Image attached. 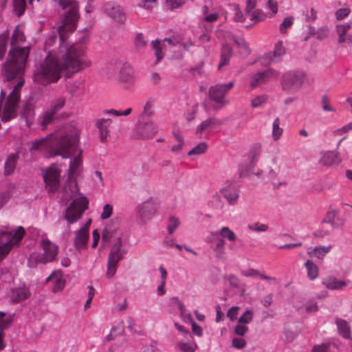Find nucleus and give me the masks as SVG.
Returning a JSON list of instances; mask_svg holds the SVG:
<instances>
[{"label": "nucleus", "instance_id": "obj_18", "mask_svg": "<svg viewBox=\"0 0 352 352\" xmlns=\"http://www.w3.org/2000/svg\"><path fill=\"white\" fill-rule=\"evenodd\" d=\"M278 76V73L276 71L272 69H269L264 72H258L252 75L250 84L251 87H256L261 84L276 78Z\"/></svg>", "mask_w": 352, "mask_h": 352}, {"label": "nucleus", "instance_id": "obj_49", "mask_svg": "<svg viewBox=\"0 0 352 352\" xmlns=\"http://www.w3.org/2000/svg\"><path fill=\"white\" fill-rule=\"evenodd\" d=\"M208 148V145L206 142H201L196 146L188 151V155L189 156L194 155H201L204 153Z\"/></svg>", "mask_w": 352, "mask_h": 352}, {"label": "nucleus", "instance_id": "obj_47", "mask_svg": "<svg viewBox=\"0 0 352 352\" xmlns=\"http://www.w3.org/2000/svg\"><path fill=\"white\" fill-rule=\"evenodd\" d=\"M246 14L251 21H254L256 23L262 21L266 18V14L261 10H252L250 13Z\"/></svg>", "mask_w": 352, "mask_h": 352}, {"label": "nucleus", "instance_id": "obj_4", "mask_svg": "<svg viewBox=\"0 0 352 352\" xmlns=\"http://www.w3.org/2000/svg\"><path fill=\"white\" fill-rule=\"evenodd\" d=\"M25 41L23 32L16 28L12 36L11 48L8 53V60L3 65V72L7 80L14 79L23 74L29 56V48L21 47L20 44Z\"/></svg>", "mask_w": 352, "mask_h": 352}, {"label": "nucleus", "instance_id": "obj_29", "mask_svg": "<svg viewBox=\"0 0 352 352\" xmlns=\"http://www.w3.org/2000/svg\"><path fill=\"white\" fill-rule=\"evenodd\" d=\"M46 282H52L53 283L52 290L56 292L63 289L65 287V280L61 274L58 272H53L47 278Z\"/></svg>", "mask_w": 352, "mask_h": 352}, {"label": "nucleus", "instance_id": "obj_63", "mask_svg": "<svg viewBox=\"0 0 352 352\" xmlns=\"http://www.w3.org/2000/svg\"><path fill=\"white\" fill-rule=\"evenodd\" d=\"M246 344V341L241 338H234L232 340V346L237 349L245 348Z\"/></svg>", "mask_w": 352, "mask_h": 352}, {"label": "nucleus", "instance_id": "obj_3", "mask_svg": "<svg viewBox=\"0 0 352 352\" xmlns=\"http://www.w3.org/2000/svg\"><path fill=\"white\" fill-rule=\"evenodd\" d=\"M78 133L74 127L55 135L32 142L30 151H37L47 146L48 157L60 155L63 159L69 157L77 148Z\"/></svg>", "mask_w": 352, "mask_h": 352}, {"label": "nucleus", "instance_id": "obj_45", "mask_svg": "<svg viewBox=\"0 0 352 352\" xmlns=\"http://www.w3.org/2000/svg\"><path fill=\"white\" fill-rule=\"evenodd\" d=\"M179 225L180 221L178 218L174 216H170L168 217V223L166 227L168 233L169 234L174 233Z\"/></svg>", "mask_w": 352, "mask_h": 352}, {"label": "nucleus", "instance_id": "obj_2", "mask_svg": "<svg viewBox=\"0 0 352 352\" xmlns=\"http://www.w3.org/2000/svg\"><path fill=\"white\" fill-rule=\"evenodd\" d=\"M54 1L62 9L69 10L65 12L62 24L58 26V32L59 34L60 45L61 50L67 52L72 47L80 48L83 50V56L88 62L86 67L91 66V63L87 56V43L89 42V32L87 30L80 31L78 32V41L70 45H65L69 34L72 33L77 28V23L80 17L79 3L77 0H54Z\"/></svg>", "mask_w": 352, "mask_h": 352}, {"label": "nucleus", "instance_id": "obj_27", "mask_svg": "<svg viewBox=\"0 0 352 352\" xmlns=\"http://www.w3.org/2000/svg\"><path fill=\"white\" fill-rule=\"evenodd\" d=\"M336 32L340 43H344L347 39L352 37V27L350 23L337 25Z\"/></svg>", "mask_w": 352, "mask_h": 352}, {"label": "nucleus", "instance_id": "obj_9", "mask_svg": "<svg viewBox=\"0 0 352 352\" xmlns=\"http://www.w3.org/2000/svg\"><path fill=\"white\" fill-rule=\"evenodd\" d=\"M102 241H111L113 243L111 250H122V233L119 228V221L117 219L112 220L111 223L104 228L102 235Z\"/></svg>", "mask_w": 352, "mask_h": 352}, {"label": "nucleus", "instance_id": "obj_51", "mask_svg": "<svg viewBox=\"0 0 352 352\" xmlns=\"http://www.w3.org/2000/svg\"><path fill=\"white\" fill-rule=\"evenodd\" d=\"M8 41V34H0V60L3 59L6 52V46Z\"/></svg>", "mask_w": 352, "mask_h": 352}, {"label": "nucleus", "instance_id": "obj_21", "mask_svg": "<svg viewBox=\"0 0 352 352\" xmlns=\"http://www.w3.org/2000/svg\"><path fill=\"white\" fill-rule=\"evenodd\" d=\"M221 121L215 118H208L196 128V133L201 135L204 132L210 133L214 128L219 126Z\"/></svg>", "mask_w": 352, "mask_h": 352}, {"label": "nucleus", "instance_id": "obj_6", "mask_svg": "<svg viewBox=\"0 0 352 352\" xmlns=\"http://www.w3.org/2000/svg\"><path fill=\"white\" fill-rule=\"evenodd\" d=\"M58 247L48 239H42L39 242V249L32 252L28 260L30 267L39 265H46L56 260Z\"/></svg>", "mask_w": 352, "mask_h": 352}, {"label": "nucleus", "instance_id": "obj_20", "mask_svg": "<svg viewBox=\"0 0 352 352\" xmlns=\"http://www.w3.org/2000/svg\"><path fill=\"white\" fill-rule=\"evenodd\" d=\"M112 120L109 118H98L96 120V126L99 131V137L101 142H105L110 136V126Z\"/></svg>", "mask_w": 352, "mask_h": 352}, {"label": "nucleus", "instance_id": "obj_34", "mask_svg": "<svg viewBox=\"0 0 352 352\" xmlns=\"http://www.w3.org/2000/svg\"><path fill=\"white\" fill-rule=\"evenodd\" d=\"M232 56V49L228 45H223L221 51V60L218 69L228 65L230 58Z\"/></svg>", "mask_w": 352, "mask_h": 352}, {"label": "nucleus", "instance_id": "obj_38", "mask_svg": "<svg viewBox=\"0 0 352 352\" xmlns=\"http://www.w3.org/2000/svg\"><path fill=\"white\" fill-rule=\"evenodd\" d=\"M0 234H8L10 235V241L9 244L10 245V250L12 248V245L14 243H17L18 241H21L22 238L23 237V235L25 234V230L23 227L19 226L18 229L14 232V234H12L10 232H0Z\"/></svg>", "mask_w": 352, "mask_h": 352}, {"label": "nucleus", "instance_id": "obj_32", "mask_svg": "<svg viewBox=\"0 0 352 352\" xmlns=\"http://www.w3.org/2000/svg\"><path fill=\"white\" fill-rule=\"evenodd\" d=\"M10 235L8 234H0V261L10 251Z\"/></svg>", "mask_w": 352, "mask_h": 352}, {"label": "nucleus", "instance_id": "obj_13", "mask_svg": "<svg viewBox=\"0 0 352 352\" xmlns=\"http://www.w3.org/2000/svg\"><path fill=\"white\" fill-rule=\"evenodd\" d=\"M159 204L156 199L149 198L138 206V214L144 223L152 219L158 209Z\"/></svg>", "mask_w": 352, "mask_h": 352}, {"label": "nucleus", "instance_id": "obj_48", "mask_svg": "<svg viewBox=\"0 0 352 352\" xmlns=\"http://www.w3.org/2000/svg\"><path fill=\"white\" fill-rule=\"evenodd\" d=\"M6 313L0 311V330L8 329L12 322L11 316L6 317Z\"/></svg>", "mask_w": 352, "mask_h": 352}, {"label": "nucleus", "instance_id": "obj_44", "mask_svg": "<svg viewBox=\"0 0 352 352\" xmlns=\"http://www.w3.org/2000/svg\"><path fill=\"white\" fill-rule=\"evenodd\" d=\"M120 327H113L111 328L110 333L106 338L108 341L113 340L116 336L121 335L124 332V321H121L120 322Z\"/></svg>", "mask_w": 352, "mask_h": 352}, {"label": "nucleus", "instance_id": "obj_23", "mask_svg": "<svg viewBox=\"0 0 352 352\" xmlns=\"http://www.w3.org/2000/svg\"><path fill=\"white\" fill-rule=\"evenodd\" d=\"M89 232H86V228H81L76 232L74 245L76 250L81 251L87 247Z\"/></svg>", "mask_w": 352, "mask_h": 352}, {"label": "nucleus", "instance_id": "obj_30", "mask_svg": "<svg viewBox=\"0 0 352 352\" xmlns=\"http://www.w3.org/2000/svg\"><path fill=\"white\" fill-rule=\"evenodd\" d=\"M55 114L49 109L44 111L37 118V122L41 129L45 130L53 123Z\"/></svg>", "mask_w": 352, "mask_h": 352}, {"label": "nucleus", "instance_id": "obj_28", "mask_svg": "<svg viewBox=\"0 0 352 352\" xmlns=\"http://www.w3.org/2000/svg\"><path fill=\"white\" fill-rule=\"evenodd\" d=\"M340 162L341 160L338 153L336 151H328L325 153L320 160L321 164L327 166L338 165Z\"/></svg>", "mask_w": 352, "mask_h": 352}, {"label": "nucleus", "instance_id": "obj_41", "mask_svg": "<svg viewBox=\"0 0 352 352\" xmlns=\"http://www.w3.org/2000/svg\"><path fill=\"white\" fill-rule=\"evenodd\" d=\"M217 232L223 240L228 239L230 241H235L236 240V236L234 232L227 226L222 227Z\"/></svg>", "mask_w": 352, "mask_h": 352}, {"label": "nucleus", "instance_id": "obj_25", "mask_svg": "<svg viewBox=\"0 0 352 352\" xmlns=\"http://www.w3.org/2000/svg\"><path fill=\"white\" fill-rule=\"evenodd\" d=\"M221 192L230 205H235L239 197V190L238 188L231 185L223 188Z\"/></svg>", "mask_w": 352, "mask_h": 352}, {"label": "nucleus", "instance_id": "obj_55", "mask_svg": "<svg viewBox=\"0 0 352 352\" xmlns=\"http://www.w3.org/2000/svg\"><path fill=\"white\" fill-rule=\"evenodd\" d=\"M179 349L183 352H195L197 344L195 342H182L179 344Z\"/></svg>", "mask_w": 352, "mask_h": 352}, {"label": "nucleus", "instance_id": "obj_57", "mask_svg": "<svg viewBox=\"0 0 352 352\" xmlns=\"http://www.w3.org/2000/svg\"><path fill=\"white\" fill-rule=\"evenodd\" d=\"M248 229L256 232H264L268 229V226L264 223H255L254 224L248 225Z\"/></svg>", "mask_w": 352, "mask_h": 352}, {"label": "nucleus", "instance_id": "obj_24", "mask_svg": "<svg viewBox=\"0 0 352 352\" xmlns=\"http://www.w3.org/2000/svg\"><path fill=\"white\" fill-rule=\"evenodd\" d=\"M322 284L328 289L339 290L347 285V282L339 280L335 276H327L322 281Z\"/></svg>", "mask_w": 352, "mask_h": 352}, {"label": "nucleus", "instance_id": "obj_60", "mask_svg": "<svg viewBox=\"0 0 352 352\" xmlns=\"http://www.w3.org/2000/svg\"><path fill=\"white\" fill-rule=\"evenodd\" d=\"M132 74L133 71L131 67L127 63L123 64L120 69L121 77L126 80L130 77Z\"/></svg>", "mask_w": 352, "mask_h": 352}, {"label": "nucleus", "instance_id": "obj_58", "mask_svg": "<svg viewBox=\"0 0 352 352\" xmlns=\"http://www.w3.org/2000/svg\"><path fill=\"white\" fill-rule=\"evenodd\" d=\"M147 40H146L142 33L137 34L135 39V46L138 50H142L146 45Z\"/></svg>", "mask_w": 352, "mask_h": 352}, {"label": "nucleus", "instance_id": "obj_56", "mask_svg": "<svg viewBox=\"0 0 352 352\" xmlns=\"http://www.w3.org/2000/svg\"><path fill=\"white\" fill-rule=\"evenodd\" d=\"M56 40L57 36L54 32L49 33L45 41V50L47 51L49 48L54 45Z\"/></svg>", "mask_w": 352, "mask_h": 352}, {"label": "nucleus", "instance_id": "obj_1", "mask_svg": "<svg viewBox=\"0 0 352 352\" xmlns=\"http://www.w3.org/2000/svg\"><path fill=\"white\" fill-rule=\"evenodd\" d=\"M88 62L83 56V50L72 47L65 52L59 47L58 57L53 56L50 52L43 61L34 71L33 78L35 82L46 85L56 82L62 75L69 78L74 74L86 68Z\"/></svg>", "mask_w": 352, "mask_h": 352}, {"label": "nucleus", "instance_id": "obj_53", "mask_svg": "<svg viewBox=\"0 0 352 352\" xmlns=\"http://www.w3.org/2000/svg\"><path fill=\"white\" fill-rule=\"evenodd\" d=\"M253 320V312L251 310H246L239 318L238 322L242 324L250 323Z\"/></svg>", "mask_w": 352, "mask_h": 352}, {"label": "nucleus", "instance_id": "obj_52", "mask_svg": "<svg viewBox=\"0 0 352 352\" xmlns=\"http://www.w3.org/2000/svg\"><path fill=\"white\" fill-rule=\"evenodd\" d=\"M151 45L153 49L155 50V54L157 58V62H159L164 57L162 52L160 41L158 39L154 40L152 41Z\"/></svg>", "mask_w": 352, "mask_h": 352}, {"label": "nucleus", "instance_id": "obj_17", "mask_svg": "<svg viewBox=\"0 0 352 352\" xmlns=\"http://www.w3.org/2000/svg\"><path fill=\"white\" fill-rule=\"evenodd\" d=\"M125 252L123 250H111L108 256L107 276L112 277L116 272L118 262L124 258Z\"/></svg>", "mask_w": 352, "mask_h": 352}, {"label": "nucleus", "instance_id": "obj_39", "mask_svg": "<svg viewBox=\"0 0 352 352\" xmlns=\"http://www.w3.org/2000/svg\"><path fill=\"white\" fill-rule=\"evenodd\" d=\"M18 157L16 155H10L5 162V175H8L13 173Z\"/></svg>", "mask_w": 352, "mask_h": 352}, {"label": "nucleus", "instance_id": "obj_37", "mask_svg": "<svg viewBox=\"0 0 352 352\" xmlns=\"http://www.w3.org/2000/svg\"><path fill=\"white\" fill-rule=\"evenodd\" d=\"M308 278L314 280L318 276V267L311 260H307L305 263Z\"/></svg>", "mask_w": 352, "mask_h": 352}, {"label": "nucleus", "instance_id": "obj_54", "mask_svg": "<svg viewBox=\"0 0 352 352\" xmlns=\"http://www.w3.org/2000/svg\"><path fill=\"white\" fill-rule=\"evenodd\" d=\"M294 24V17L287 16L284 19L283 21L280 25V32L281 34H285L287 30L292 26Z\"/></svg>", "mask_w": 352, "mask_h": 352}, {"label": "nucleus", "instance_id": "obj_40", "mask_svg": "<svg viewBox=\"0 0 352 352\" xmlns=\"http://www.w3.org/2000/svg\"><path fill=\"white\" fill-rule=\"evenodd\" d=\"M280 119L276 118L272 123V136L274 141L278 140L283 132V129L280 126Z\"/></svg>", "mask_w": 352, "mask_h": 352}, {"label": "nucleus", "instance_id": "obj_10", "mask_svg": "<svg viewBox=\"0 0 352 352\" xmlns=\"http://www.w3.org/2000/svg\"><path fill=\"white\" fill-rule=\"evenodd\" d=\"M89 201L86 197H79L72 201L67 208L65 219L71 224L80 219L85 210L88 207Z\"/></svg>", "mask_w": 352, "mask_h": 352}, {"label": "nucleus", "instance_id": "obj_12", "mask_svg": "<svg viewBox=\"0 0 352 352\" xmlns=\"http://www.w3.org/2000/svg\"><path fill=\"white\" fill-rule=\"evenodd\" d=\"M234 82L231 81L226 84H217L210 86L208 91V96L211 100L223 107L229 104L226 99V94L234 87Z\"/></svg>", "mask_w": 352, "mask_h": 352}, {"label": "nucleus", "instance_id": "obj_31", "mask_svg": "<svg viewBox=\"0 0 352 352\" xmlns=\"http://www.w3.org/2000/svg\"><path fill=\"white\" fill-rule=\"evenodd\" d=\"M241 274L245 277H251L254 278H261L265 280L275 282L276 280L275 277L270 276L260 273L257 270L250 268L248 270H242Z\"/></svg>", "mask_w": 352, "mask_h": 352}, {"label": "nucleus", "instance_id": "obj_15", "mask_svg": "<svg viewBox=\"0 0 352 352\" xmlns=\"http://www.w3.org/2000/svg\"><path fill=\"white\" fill-rule=\"evenodd\" d=\"M158 131L157 126L151 121H144V120H138V129L135 137L138 138L149 139L157 133Z\"/></svg>", "mask_w": 352, "mask_h": 352}, {"label": "nucleus", "instance_id": "obj_36", "mask_svg": "<svg viewBox=\"0 0 352 352\" xmlns=\"http://www.w3.org/2000/svg\"><path fill=\"white\" fill-rule=\"evenodd\" d=\"M285 48L283 46V42L278 41L274 47L273 54H268L267 58L270 62L277 63L280 60L281 56L285 54Z\"/></svg>", "mask_w": 352, "mask_h": 352}, {"label": "nucleus", "instance_id": "obj_14", "mask_svg": "<svg viewBox=\"0 0 352 352\" xmlns=\"http://www.w3.org/2000/svg\"><path fill=\"white\" fill-rule=\"evenodd\" d=\"M205 241L210 244L217 258H222L223 257L226 253V242L217 231L210 232L206 236Z\"/></svg>", "mask_w": 352, "mask_h": 352}, {"label": "nucleus", "instance_id": "obj_26", "mask_svg": "<svg viewBox=\"0 0 352 352\" xmlns=\"http://www.w3.org/2000/svg\"><path fill=\"white\" fill-rule=\"evenodd\" d=\"M21 116L25 122L28 127H30L34 117V109L32 104L25 103L22 105L21 109Z\"/></svg>", "mask_w": 352, "mask_h": 352}, {"label": "nucleus", "instance_id": "obj_64", "mask_svg": "<svg viewBox=\"0 0 352 352\" xmlns=\"http://www.w3.org/2000/svg\"><path fill=\"white\" fill-rule=\"evenodd\" d=\"M248 331V327L244 324L238 323L234 327V333L239 336H245Z\"/></svg>", "mask_w": 352, "mask_h": 352}, {"label": "nucleus", "instance_id": "obj_59", "mask_svg": "<svg viewBox=\"0 0 352 352\" xmlns=\"http://www.w3.org/2000/svg\"><path fill=\"white\" fill-rule=\"evenodd\" d=\"M234 41L238 45V47L243 51L244 53H250L248 44L246 43L243 38H235Z\"/></svg>", "mask_w": 352, "mask_h": 352}, {"label": "nucleus", "instance_id": "obj_11", "mask_svg": "<svg viewBox=\"0 0 352 352\" xmlns=\"http://www.w3.org/2000/svg\"><path fill=\"white\" fill-rule=\"evenodd\" d=\"M61 170L55 164L42 170L45 188L48 192L54 193L60 187V178Z\"/></svg>", "mask_w": 352, "mask_h": 352}, {"label": "nucleus", "instance_id": "obj_35", "mask_svg": "<svg viewBox=\"0 0 352 352\" xmlns=\"http://www.w3.org/2000/svg\"><path fill=\"white\" fill-rule=\"evenodd\" d=\"M336 324L338 330V333L344 339L351 338V329L349 323L342 319H336Z\"/></svg>", "mask_w": 352, "mask_h": 352}, {"label": "nucleus", "instance_id": "obj_7", "mask_svg": "<svg viewBox=\"0 0 352 352\" xmlns=\"http://www.w3.org/2000/svg\"><path fill=\"white\" fill-rule=\"evenodd\" d=\"M78 141H79L78 136ZM81 154L82 151L78 148V142H77V148L72 152V154L69 157L71 158V160L68 169V179L64 187V190L66 193L68 190L70 192L71 197L74 195L78 191L77 183L73 177L78 173L82 165Z\"/></svg>", "mask_w": 352, "mask_h": 352}, {"label": "nucleus", "instance_id": "obj_19", "mask_svg": "<svg viewBox=\"0 0 352 352\" xmlns=\"http://www.w3.org/2000/svg\"><path fill=\"white\" fill-rule=\"evenodd\" d=\"M105 13L119 23L125 21V14L122 7L113 2L107 3L104 8Z\"/></svg>", "mask_w": 352, "mask_h": 352}, {"label": "nucleus", "instance_id": "obj_61", "mask_svg": "<svg viewBox=\"0 0 352 352\" xmlns=\"http://www.w3.org/2000/svg\"><path fill=\"white\" fill-rule=\"evenodd\" d=\"M267 98L265 95H261L254 98L251 101V105L253 108L260 107L266 102Z\"/></svg>", "mask_w": 352, "mask_h": 352}, {"label": "nucleus", "instance_id": "obj_22", "mask_svg": "<svg viewBox=\"0 0 352 352\" xmlns=\"http://www.w3.org/2000/svg\"><path fill=\"white\" fill-rule=\"evenodd\" d=\"M344 219L336 215L335 210L328 211L324 219L322 222V228H323L324 224H330L333 229H340L344 226Z\"/></svg>", "mask_w": 352, "mask_h": 352}, {"label": "nucleus", "instance_id": "obj_8", "mask_svg": "<svg viewBox=\"0 0 352 352\" xmlns=\"http://www.w3.org/2000/svg\"><path fill=\"white\" fill-rule=\"evenodd\" d=\"M306 74L301 71H289L283 74L281 86L283 90L289 94L297 93L302 87Z\"/></svg>", "mask_w": 352, "mask_h": 352}, {"label": "nucleus", "instance_id": "obj_5", "mask_svg": "<svg viewBox=\"0 0 352 352\" xmlns=\"http://www.w3.org/2000/svg\"><path fill=\"white\" fill-rule=\"evenodd\" d=\"M24 80H19L8 96L3 105L6 97V92L1 90L0 94V120L3 122H8L15 118L17 116V107L21 99V89Z\"/></svg>", "mask_w": 352, "mask_h": 352}, {"label": "nucleus", "instance_id": "obj_50", "mask_svg": "<svg viewBox=\"0 0 352 352\" xmlns=\"http://www.w3.org/2000/svg\"><path fill=\"white\" fill-rule=\"evenodd\" d=\"M185 0H165V7L170 10H173L179 8H181L185 4Z\"/></svg>", "mask_w": 352, "mask_h": 352}, {"label": "nucleus", "instance_id": "obj_16", "mask_svg": "<svg viewBox=\"0 0 352 352\" xmlns=\"http://www.w3.org/2000/svg\"><path fill=\"white\" fill-rule=\"evenodd\" d=\"M31 295L29 288L25 285L10 289L7 296L12 303H19L30 298Z\"/></svg>", "mask_w": 352, "mask_h": 352}, {"label": "nucleus", "instance_id": "obj_62", "mask_svg": "<svg viewBox=\"0 0 352 352\" xmlns=\"http://www.w3.org/2000/svg\"><path fill=\"white\" fill-rule=\"evenodd\" d=\"M113 212V206L109 204L104 206L102 213L100 214V219L104 220L109 219Z\"/></svg>", "mask_w": 352, "mask_h": 352}, {"label": "nucleus", "instance_id": "obj_33", "mask_svg": "<svg viewBox=\"0 0 352 352\" xmlns=\"http://www.w3.org/2000/svg\"><path fill=\"white\" fill-rule=\"evenodd\" d=\"M331 245L328 246H317L310 248L307 253L311 257H316L319 260H322L324 256L330 252Z\"/></svg>", "mask_w": 352, "mask_h": 352}, {"label": "nucleus", "instance_id": "obj_42", "mask_svg": "<svg viewBox=\"0 0 352 352\" xmlns=\"http://www.w3.org/2000/svg\"><path fill=\"white\" fill-rule=\"evenodd\" d=\"M153 100H148L144 106L143 112L140 116L138 120H144L146 116H151L154 113L153 111Z\"/></svg>", "mask_w": 352, "mask_h": 352}, {"label": "nucleus", "instance_id": "obj_43", "mask_svg": "<svg viewBox=\"0 0 352 352\" xmlns=\"http://www.w3.org/2000/svg\"><path fill=\"white\" fill-rule=\"evenodd\" d=\"M65 98L61 96L54 100L51 104L50 108L48 109L56 115L65 106Z\"/></svg>", "mask_w": 352, "mask_h": 352}, {"label": "nucleus", "instance_id": "obj_46", "mask_svg": "<svg viewBox=\"0 0 352 352\" xmlns=\"http://www.w3.org/2000/svg\"><path fill=\"white\" fill-rule=\"evenodd\" d=\"M25 8V0H13V10L18 16L22 15Z\"/></svg>", "mask_w": 352, "mask_h": 352}]
</instances>
